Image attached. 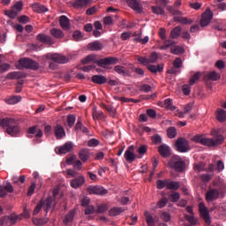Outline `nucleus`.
<instances>
[{
  "label": "nucleus",
  "mask_w": 226,
  "mask_h": 226,
  "mask_svg": "<svg viewBox=\"0 0 226 226\" xmlns=\"http://www.w3.org/2000/svg\"><path fill=\"white\" fill-rule=\"evenodd\" d=\"M6 132L8 135H11V137H19V135H20V127L17 124V121L14 120V123L10 124L6 129Z\"/></svg>",
  "instance_id": "nucleus-13"
},
{
  "label": "nucleus",
  "mask_w": 226,
  "mask_h": 226,
  "mask_svg": "<svg viewBox=\"0 0 226 226\" xmlns=\"http://www.w3.org/2000/svg\"><path fill=\"white\" fill-rule=\"evenodd\" d=\"M15 123V119L10 118V117H4V118H0V126L2 128H10L11 124H13Z\"/></svg>",
  "instance_id": "nucleus-21"
},
{
  "label": "nucleus",
  "mask_w": 226,
  "mask_h": 226,
  "mask_svg": "<svg viewBox=\"0 0 226 226\" xmlns=\"http://www.w3.org/2000/svg\"><path fill=\"white\" fill-rule=\"evenodd\" d=\"M199 79H200V75L199 74V72H196L189 80L190 86H193V84H195V82L199 80Z\"/></svg>",
  "instance_id": "nucleus-62"
},
{
  "label": "nucleus",
  "mask_w": 226,
  "mask_h": 226,
  "mask_svg": "<svg viewBox=\"0 0 226 226\" xmlns=\"http://www.w3.org/2000/svg\"><path fill=\"white\" fill-rule=\"evenodd\" d=\"M177 151L178 153H188L190 151V143L185 138H179L176 142Z\"/></svg>",
  "instance_id": "nucleus-7"
},
{
  "label": "nucleus",
  "mask_w": 226,
  "mask_h": 226,
  "mask_svg": "<svg viewBox=\"0 0 226 226\" xmlns=\"http://www.w3.org/2000/svg\"><path fill=\"white\" fill-rule=\"evenodd\" d=\"M103 24H104V26H113L114 25V19L110 16H106L103 19Z\"/></svg>",
  "instance_id": "nucleus-58"
},
{
  "label": "nucleus",
  "mask_w": 226,
  "mask_h": 226,
  "mask_svg": "<svg viewBox=\"0 0 226 226\" xmlns=\"http://www.w3.org/2000/svg\"><path fill=\"white\" fill-rule=\"evenodd\" d=\"M75 121H76L75 115H69L67 117V124H68V126H70V128H72V126L75 124Z\"/></svg>",
  "instance_id": "nucleus-57"
},
{
  "label": "nucleus",
  "mask_w": 226,
  "mask_h": 226,
  "mask_svg": "<svg viewBox=\"0 0 226 226\" xmlns=\"http://www.w3.org/2000/svg\"><path fill=\"white\" fill-rule=\"evenodd\" d=\"M114 72L117 73L118 75H122V77H126L129 75L128 71L124 66L122 65H117L114 67Z\"/></svg>",
  "instance_id": "nucleus-27"
},
{
  "label": "nucleus",
  "mask_w": 226,
  "mask_h": 226,
  "mask_svg": "<svg viewBox=\"0 0 226 226\" xmlns=\"http://www.w3.org/2000/svg\"><path fill=\"white\" fill-rule=\"evenodd\" d=\"M133 151H135V147L133 146H130L124 152V158H125L126 162L129 163L135 162L136 155L134 154Z\"/></svg>",
  "instance_id": "nucleus-15"
},
{
  "label": "nucleus",
  "mask_w": 226,
  "mask_h": 226,
  "mask_svg": "<svg viewBox=\"0 0 226 226\" xmlns=\"http://www.w3.org/2000/svg\"><path fill=\"white\" fill-rule=\"evenodd\" d=\"M17 215H11L8 216H4L0 219V225L1 226H12L17 222Z\"/></svg>",
  "instance_id": "nucleus-11"
},
{
  "label": "nucleus",
  "mask_w": 226,
  "mask_h": 226,
  "mask_svg": "<svg viewBox=\"0 0 226 226\" xmlns=\"http://www.w3.org/2000/svg\"><path fill=\"white\" fill-rule=\"evenodd\" d=\"M106 110L109 111L111 117H116V116H117V111L111 105H109L108 107H106Z\"/></svg>",
  "instance_id": "nucleus-56"
},
{
  "label": "nucleus",
  "mask_w": 226,
  "mask_h": 226,
  "mask_svg": "<svg viewBox=\"0 0 226 226\" xmlns=\"http://www.w3.org/2000/svg\"><path fill=\"white\" fill-rule=\"evenodd\" d=\"M168 165L177 172H183V170L186 169L185 159L181 158L179 155H173L168 162Z\"/></svg>",
  "instance_id": "nucleus-2"
},
{
  "label": "nucleus",
  "mask_w": 226,
  "mask_h": 226,
  "mask_svg": "<svg viewBox=\"0 0 226 226\" xmlns=\"http://www.w3.org/2000/svg\"><path fill=\"white\" fill-rule=\"evenodd\" d=\"M171 54H174L175 56H179L181 54H185V48H183L181 46H177L175 48H172Z\"/></svg>",
  "instance_id": "nucleus-45"
},
{
  "label": "nucleus",
  "mask_w": 226,
  "mask_h": 226,
  "mask_svg": "<svg viewBox=\"0 0 226 226\" xmlns=\"http://www.w3.org/2000/svg\"><path fill=\"white\" fill-rule=\"evenodd\" d=\"M168 11H170V13H171L172 15H183V12H181V11L179 10H176L174 7L172 6H168L167 7Z\"/></svg>",
  "instance_id": "nucleus-59"
},
{
  "label": "nucleus",
  "mask_w": 226,
  "mask_h": 226,
  "mask_svg": "<svg viewBox=\"0 0 226 226\" xmlns=\"http://www.w3.org/2000/svg\"><path fill=\"white\" fill-rule=\"evenodd\" d=\"M55 151L56 154H66V153L73 151V143L66 142L64 146L56 147Z\"/></svg>",
  "instance_id": "nucleus-12"
},
{
  "label": "nucleus",
  "mask_w": 226,
  "mask_h": 226,
  "mask_svg": "<svg viewBox=\"0 0 226 226\" xmlns=\"http://www.w3.org/2000/svg\"><path fill=\"white\" fill-rule=\"evenodd\" d=\"M8 193H13V186L8 183L5 185H0V197L4 198Z\"/></svg>",
  "instance_id": "nucleus-17"
},
{
  "label": "nucleus",
  "mask_w": 226,
  "mask_h": 226,
  "mask_svg": "<svg viewBox=\"0 0 226 226\" xmlns=\"http://www.w3.org/2000/svg\"><path fill=\"white\" fill-rule=\"evenodd\" d=\"M148 59V64H153L158 61V53L153 52Z\"/></svg>",
  "instance_id": "nucleus-53"
},
{
  "label": "nucleus",
  "mask_w": 226,
  "mask_h": 226,
  "mask_svg": "<svg viewBox=\"0 0 226 226\" xmlns=\"http://www.w3.org/2000/svg\"><path fill=\"white\" fill-rule=\"evenodd\" d=\"M102 49H103V46L98 41L90 42L88 44L89 50H102Z\"/></svg>",
  "instance_id": "nucleus-35"
},
{
  "label": "nucleus",
  "mask_w": 226,
  "mask_h": 226,
  "mask_svg": "<svg viewBox=\"0 0 226 226\" xmlns=\"http://www.w3.org/2000/svg\"><path fill=\"white\" fill-rule=\"evenodd\" d=\"M158 151L162 158H169L170 156V147L166 144L161 145Z\"/></svg>",
  "instance_id": "nucleus-19"
},
{
  "label": "nucleus",
  "mask_w": 226,
  "mask_h": 226,
  "mask_svg": "<svg viewBox=\"0 0 226 226\" xmlns=\"http://www.w3.org/2000/svg\"><path fill=\"white\" fill-rule=\"evenodd\" d=\"M168 179L165 180H157L156 186L158 190H163V188L167 189Z\"/></svg>",
  "instance_id": "nucleus-50"
},
{
  "label": "nucleus",
  "mask_w": 226,
  "mask_h": 226,
  "mask_svg": "<svg viewBox=\"0 0 226 226\" xmlns=\"http://www.w3.org/2000/svg\"><path fill=\"white\" fill-rule=\"evenodd\" d=\"M199 211L203 220H205L206 224L211 225V216L209 215V210H207V207H206V204H204V202L200 203Z\"/></svg>",
  "instance_id": "nucleus-8"
},
{
  "label": "nucleus",
  "mask_w": 226,
  "mask_h": 226,
  "mask_svg": "<svg viewBox=\"0 0 226 226\" xmlns=\"http://www.w3.org/2000/svg\"><path fill=\"white\" fill-rule=\"evenodd\" d=\"M144 216L147 226H154V218H153L150 211H145Z\"/></svg>",
  "instance_id": "nucleus-26"
},
{
  "label": "nucleus",
  "mask_w": 226,
  "mask_h": 226,
  "mask_svg": "<svg viewBox=\"0 0 226 226\" xmlns=\"http://www.w3.org/2000/svg\"><path fill=\"white\" fill-rule=\"evenodd\" d=\"M73 218H75V210L70 211L64 220V223H70V222H73Z\"/></svg>",
  "instance_id": "nucleus-46"
},
{
  "label": "nucleus",
  "mask_w": 226,
  "mask_h": 226,
  "mask_svg": "<svg viewBox=\"0 0 226 226\" xmlns=\"http://www.w3.org/2000/svg\"><path fill=\"white\" fill-rule=\"evenodd\" d=\"M5 15L9 17V19H15V17L19 15V12L12 9L11 11H5Z\"/></svg>",
  "instance_id": "nucleus-61"
},
{
  "label": "nucleus",
  "mask_w": 226,
  "mask_h": 226,
  "mask_svg": "<svg viewBox=\"0 0 226 226\" xmlns=\"http://www.w3.org/2000/svg\"><path fill=\"white\" fill-rule=\"evenodd\" d=\"M55 135L56 137V139H63V137H64L66 135V133L64 132V129L63 128V126L61 125H56L55 127Z\"/></svg>",
  "instance_id": "nucleus-30"
},
{
  "label": "nucleus",
  "mask_w": 226,
  "mask_h": 226,
  "mask_svg": "<svg viewBox=\"0 0 226 226\" xmlns=\"http://www.w3.org/2000/svg\"><path fill=\"white\" fill-rule=\"evenodd\" d=\"M86 184V177L84 176L78 177L72 180H71V186L77 190V188H80L83 185Z\"/></svg>",
  "instance_id": "nucleus-16"
},
{
  "label": "nucleus",
  "mask_w": 226,
  "mask_h": 226,
  "mask_svg": "<svg viewBox=\"0 0 226 226\" xmlns=\"http://www.w3.org/2000/svg\"><path fill=\"white\" fill-rule=\"evenodd\" d=\"M21 101L22 97H20V95H14L7 100V103H9V105H16V103H19Z\"/></svg>",
  "instance_id": "nucleus-40"
},
{
  "label": "nucleus",
  "mask_w": 226,
  "mask_h": 226,
  "mask_svg": "<svg viewBox=\"0 0 226 226\" xmlns=\"http://www.w3.org/2000/svg\"><path fill=\"white\" fill-rule=\"evenodd\" d=\"M41 207L43 208L45 213H49V211L52 209V198H47L45 200H41L34 209V216H36V215H38L40 211H41Z\"/></svg>",
  "instance_id": "nucleus-4"
},
{
  "label": "nucleus",
  "mask_w": 226,
  "mask_h": 226,
  "mask_svg": "<svg viewBox=\"0 0 226 226\" xmlns=\"http://www.w3.org/2000/svg\"><path fill=\"white\" fill-rule=\"evenodd\" d=\"M18 70H38L40 64L29 58H21L16 64Z\"/></svg>",
  "instance_id": "nucleus-3"
},
{
  "label": "nucleus",
  "mask_w": 226,
  "mask_h": 226,
  "mask_svg": "<svg viewBox=\"0 0 226 226\" xmlns=\"http://www.w3.org/2000/svg\"><path fill=\"white\" fill-rule=\"evenodd\" d=\"M174 21L178 22L179 24H184V25H188V24L193 23V20L189 19L188 18H185V17H175Z\"/></svg>",
  "instance_id": "nucleus-33"
},
{
  "label": "nucleus",
  "mask_w": 226,
  "mask_h": 226,
  "mask_svg": "<svg viewBox=\"0 0 226 226\" xmlns=\"http://www.w3.org/2000/svg\"><path fill=\"white\" fill-rule=\"evenodd\" d=\"M207 77V79H209V80H214V81L220 80L221 79L220 73L215 71L208 72Z\"/></svg>",
  "instance_id": "nucleus-42"
},
{
  "label": "nucleus",
  "mask_w": 226,
  "mask_h": 226,
  "mask_svg": "<svg viewBox=\"0 0 226 226\" xmlns=\"http://www.w3.org/2000/svg\"><path fill=\"white\" fill-rule=\"evenodd\" d=\"M215 117L219 123H225L226 121V111L222 109H218L215 113Z\"/></svg>",
  "instance_id": "nucleus-23"
},
{
  "label": "nucleus",
  "mask_w": 226,
  "mask_h": 226,
  "mask_svg": "<svg viewBox=\"0 0 226 226\" xmlns=\"http://www.w3.org/2000/svg\"><path fill=\"white\" fill-rule=\"evenodd\" d=\"M133 41L135 43H141L142 45H146V43H147V41H149V36H145L142 39V34H140L139 35H138V37H135L133 39Z\"/></svg>",
  "instance_id": "nucleus-36"
},
{
  "label": "nucleus",
  "mask_w": 226,
  "mask_h": 226,
  "mask_svg": "<svg viewBox=\"0 0 226 226\" xmlns=\"http://www.w3.org/2000/svg\"><path fill=\"white\" fill-rule=\"evenodd\" d=\"M37 40L39 41H41L42 43H51L52 42V38L49 35H45L43 34H39L37 35Z\"/></svg>",
  "instance_id": "nucleus-34"
},
{
  "label": "nucleus",
  "mask_w": 226,
  "mask_h": 226,
  "mask_svg": "<svg viewBox=\"0 0 226 226\" xmlns=\"http://www.w3.org/2000/svg\"><path fill=\"white\" fill-rule=\"evenodd\" d=\"M167 135L169 139H175L176 135H177V131L175 129V127H170L167 130Z\"/></svg>",
  "instance_id": "nucleus-48"
},
{
  "label": "nucleus",
  "mask_w": 226,
  "mask_h": 226,
  "mask_svg": "<svg viewBox=\"0 0 226 226\" xmlns=\"http://www.w3.org/2000/svg\"><path fill=\"white\" fill-rule=\"evenodd\" d=\"M50 34L51 36H53L54 38H64V34H63V31H61V29H57V28H53L50 30Z\"/></svg>",
  "instance_id": "nucleus-37"
},
{
  "label": "nucleus",
  "mask_w": 226,
  "mask_h": 226,
  "mask_svg": "<svg viewBox=\"0 0 226 226\" xmlns=\"http://www.w3.org/2000/svg\"><path fill=\"white\" fill-rule=\"evenodd\" d=\"M46 57L50 61H54V63H58V64H65V63H68V61H70V59H68V57H66L65 56L57 53H48L46 55Z\"/></svg>",
  "instance_id": "nucleus-6"
},
{
  "label": "nucleus",
  "mask_w": 226,
  "mask_h": 226,
  "mask_svg": "<svg viewBox=\"0 0 226 226\" xmlns=\"http://www.w3.org/2000/svg\"><path fill=\"white\" fill-rule=\"evenodd\" d=\"M166 190H179V183L168 179Z\"/></svg>",
  "instance_id": "nucleus-31"
},
{
  "label": "nucleus",
  "mask_w": 226,
  "mask_h": 226,
  "mask_svg": "<svg viewBox=\"0 0 226 226\" xmlns=\"http://www.w3.org/2000/svg\"><path fill=\"white\" fill-rule=\"evenodd\" d=\"M119 63V58L117 57H106L95 61V64H98L101 68H105L106 70H110V64H117Z\"/></svg>",
  "instance_id": "nucleus-5"
},
{
  "label": "nucleus",
  "mask_w": 226,
  "mask_h": 226,
  "mask_svg": "<svg viewBox=\"0 0 226 226\" xmlns=\"http://www.w3.org/2000/svg\"><path fill=\"white\" fill-rule=\"evenodd\" d=\"M92 114H93V118L94 120H98V119H103V117H105V116L103 115V111L99 110L96 109V106H94L92 109Z\"/></svg>",
  "instance_id": "nucleus-28"
},
{
  "label": "nucleus",
  "mask_w": 226,
  "mask_h": 226,
  "mask_svg": "<svg viewBox=\"0 0 226 226\" xmlns=\"http://www.w3.org/2000/svg\"><path fill=\"white\" fill-rule=\"evenodd\" d=\"M124 208L119 207H112L109 211V216H118V215L120 213H124Z\"/></svg>",
  "instance_id": "nucleus-32"
},
{
  "label": "nucleus",
  "mask_w": 226,
  "mask_h": 226,
  "mask_svg": "<svg viewBox=\"0 0 226 226\" xmlns=\"http://www.w3.org/2000/svg\"><path fill=\"white\" fill-rule=\"evenodd\" d=\"M147 70H149V72H151L152 73H158V72H163V65L159 64V65H153L151 64H148V65H147Z\"/></svg>",
  "instance_id": "nucleus-29"
},
{
  "label": "nucleus",
  "mask_w": 226,
  "mask_h": 226,
  "mask_svg": "<svg viewBox=\"0 0 226 226\" xmlns=\"http://www.w3.org/2000/svg\"><path fill=\"white\" fill-rule=\"evenodd\" d=\"M173 45H176V42L172 40H166L163 41L162 45L160 47V50H167L170 49Z\"/></svg>",
  "instance_id": "nucleus-38"
},
{
  "label": "nucleus",
  "mask_w": 226,
  "mask_h": 226,
  "mask_svg": "<svg viewBox=\"0 0 226 226\" xmlns=\"http://www.w3.org/2000/svg\"><path fill=\"white\" fill-rule=\"evenodd\" d=\"M192 142L201 144L202 146H207V147H215V146H220L223 143L224 138L222 135H217L214 139L206 138L204 135H195L192 138Z\"/></svg>",
  "instance_id": "nucleus-1"
},
{
  "label": "nucleus",
  "mask_w": 226,
  "mask_h": 226,
  "mask_svg": "<svg viewBox=\"0 0 226 226\" xmlns=\"http://www.w3.org/2000/svg\"><path fill=\"white\" fill-rule=\"evenodd\" d=\"M185 220H187V222L191 223V225H197L198 220L195 219L193 215H185Z\"/></svg>",
  "instance_id": "nucleus-54"
},
{
  "label": "nucleus",
  "mask_w": 226,
  "mask_h": 226,
  "mask_svg": "<svg viewBox=\"0 0 226 226\" xmlns=\"http://www.w3.org/2000/svg\"><path fill=\"white\" fill-rule=\"evenodd\" d=\"M164 107L167 110H176V106L172 105L171 99L164 100Z\"/></svg>",
  "instance_id": "nucleus-47"
},
{
  "label": "nucleus",
  "mask_w": 226,
  "mask_h": 226,
  "mask_svg": "<svg viewBox=\"0 0 226 226\" xmlns=\"http://www.w3.org/2000/svg\"><path fill=\"white\" fill-rule=\"evenodd\" d=\"M92 82L94 84H106L107 83V78L103 75H94L92 77Z\"/></svg>",
  "instance_id": "nucleus-25"
},
{
  "label": "nucleus",
  "mask_w": 226,
  "mask_h": 226,
  "mask_svg": "<svg viewBox=\"0 0 226 226\" xmlns=\"http://www.w3.org/2000/svg\"><path fill=\"white\" fill-rule=\"evenodd\" d=\"M48 222H49L48 218H41V219L33 218V223L37 226L45 225V223H47Z\"/></svg>",
  "instance_id": "nucleus-44"
},
{
  "label": "nucleus",
  "mask_w": 226,
  "mask_h": 226,
  "mask_svg": "<svg viewBox=\"0 0 226 226\" xmlns=\"http://www.w3.org/2000/svg\"><path fill=\"white\" fill-rule=\"evenodd\" d=\"M179 36H181V26H176L170 32V38L176 40V38H179Z\"/></svg>",
  "instance_id": "nucleus-41"
},
{
  "label": "nucleus",
  "mask_w": 226,
  "mask_h": 226,
  "mask_svg": "<svg viewBox=\"0 0 226 226\" xmlns=\"http://www.w3.org/2000/svg\"><path fill=\"white\" fill-rule=\"evenodd\" d=\"M152 11L155 15H164L165 14V11L163 10V8H162L160 6H153Z\"/></svg>",
  "instance_id": "nucleus-51"
},
{
  "label": "nucleus",
  "mask_w": 226,
  "mask_h": 226,
  "mask_svg": "<svg viewBox=\"0 0 226 226\" xmlns=\"http://www.w3.org/2000/svg\"><path fill=\"white\" fill-rule=\"evenodd\" d=\"M169 202V200L167 198H162L161 200H159L156 204V209H162V207H165Z\"/></svg>",
  "instance_id": "nucleus-49"
},
{
  "label": "nucleus",
  "mask_w": 226,
  "mask_h": 226,
  "mask_svg": "<svg viewBox=\"0 0 226 226\" xmlns=\"http://www.w3.org/2000/svg\"><path fill=\"white\" fill-rule=\"evenodd\" d=\"M108 210H109V204L107 203L101 204L97 207V213H105Z\"/></svg>",
  "instance_id": "nucleus-55"
},
{
  "label": "nucleus",
  "mask_w": 226,
  "mask_h": 226,
  "mask_svg": "<svg viewBox=\"0 0 226 226\" xmlns=\"http://www.w3.org/2000/svg\"><path fill=\"white\" fill-rule=\"evenodd\" d=\"M213 20V11L209 9H207L205 12L201 15L200 26L201 27H206V26H209V23Z\"/></svg>",
  "instance_id": "nucleus-9"
},
{
  "label": "nucleus",
  "mask_w": 226,
  "mask_h": 226,
  "mask_svg": "<svg viewBox=\"0 0 226 226\" xmlns=\"http://www.w3.org/2000/svg\"><path fill=\"white\" fill-rule=\"evenodd\" d=\"M91 3V0H77L74 3V8H84Z\"/></svg>",
  "instance_id": "nucleus-39"
},
{
  "label": "nucleus",
  "mask_w": 226,
  "mask_h": 226,
  "mask_svg": "<svg viewBox=\"0 0 226 226\" xmlns=\"http://www.w3.org/2000/svg\"><path fill=\"white\" fill-rule=\"evenodd\" d=\"M87 192L88 193H90V195H107V193H109V191H107V189L98 185L89 186L87 188Z\"/></svg>",
  "instance_id": "nucleus-10"
},
{
  "label": "nucleus",
  "mask_w": 226,
  "mask_h": 226,
  "mask_svg": "<svg viewBox=\"0 0 226 226\" xmlns=\"http://www.w3.org/2000/svg\"><path fill=\"white\" fill-rule=\"evenodd\" d=\"M161 219L163 222H170V214H169L168 212H162Z\"/></svg>",
  "instance_id": "nucleus-64"
},
{
  "label": "nucleus",
  "mask_w": 226,
  "mask_h": 226,
  "mask_svg": "<svg viewBox=\"0 0 226 226\" xmlns=\"http://www.w3.org/2000/svg\"><path fill=\"white\" fill-rule=\"evenodd\" d=\"M220 197V191L217 189H210L206 193V200L207 202H213V200H216Z\"/></svg>",
  "instance_id": "nucleus-14"
},
{
  "label": "nucleus",
  "mask_w": 226,
  "mask_h": 226,
  "mask_svg": "<svg viewBox=\"0 0 226 226\" xmlns=\"http://www.w3.org/2000/svg\"><path fill=\"white\" fill-rule=\"evenodd\" d=\"M28 135H35V137L41 138L43 137V132L38 126H32L28 128Z\"/></svg>",
  "instance_id": "nucleus-20"
},
{
  "label": "nucleus",
  "mask_w": 226,
  "mask_h": 226,
  "mask_svg": "<svg viewBox=\"0 0 226 226\" xmlns=\"http://www.w3.org/2000/svg\"><path fill=\"white\" fill-rule=\"evenodd\" d=\"M32 8L36 13H45L46 11H49V8L45 7L41 4H34Z\"/></svg>",
  "instance_id": "nucleus-24"
},
{
  "label": "nucleus",
  "mask_w": 226,
  "mask_h": 226,
  "mask_svg": "<svg viewBox=\"0 0 226 226\" xmlns=\"http://www.w3.org/2000/svg\"><path fill=\"white\" fill-rule=\"evenodd\" d=\"M194 170H196V172H202V170H204L205 169V165L204 162H200L197 164H194Z\"/></svg>",
  "instance_id": "nucleus-63"
},
{
  "label": "nucleus",
  "mask_w": 226,
  "mask_h": 226,
  "mask_svg": "<svg viewBox=\"0 0 226 226\" xmlns=\"http://www.w3.org/2000/svg\"><path fill=\"white\" fill-rule=\"evenodd\" d=\"M180 194L179 192H171L169 196V199L170 200V202H177V200H179L180 199Z\"/></svg>",
  "instance_id": "nucleus-52"
},
{
  "label": "nucleus",
  "mask_w": 226,
  "mask_h": 226,
  "mask_svg": "<svg viewBox=\"0 0 226 226\" xmlns=\"http://www.w3.org/2000/svg\"><path fill=\"white\" fill-rule=\"evenodd\" d=\"M127 4L136 13H142V4L137 0H127Z\"/></svg>",
  "instance_id": "nucleus-18"
},
{
  "label": "nucleus",
  "mask_w": 226,
  "mask_h": 226,
  "mask_svg": "<svg viewBox=\"0 0 226 226\" xmlns=\"http://www.w3.org/2000/svg\"><path fill=\"white\" fill-rule=\"evenodd\" d=\"M72 38L75 41H80V40H82V32L79 30L75 31L72 34Z\"/></svg>",
  "instance_id": "nucleus-60"
},
{
  "label": "nucleus",
  "mask_w": 226,
  "mask_h": 226,
  "mask_svg": "<svg viewBox=\"0 0 226 226\" xmlns=\"http://www.w3.org/2000/svg\"><path fill=\"white\" fill-rule=\"evenodd\" d=\"M79 156L81 161L86 162L87 160H89V152L86 149H81L79 151Z\"/></svg>",
  "instance_id": "nucleus-43"
},
{
  "label": "nucleus",
  "mask_w": 226,
  "mask_h": 226,
  "mask_svg": "<svg viewBox=\"0 0 226 226\" xmlns=\"http://www.w3.org/2000/svg\"><path fill=\"white\" fill-rule=\"evenodd\" d=\"M59 22L62 29H64V31H68V29H70V19H68V17L61 16Z\"/></svg>",
  "instance_id": "nucleus-22"
}]
</instances>
